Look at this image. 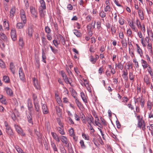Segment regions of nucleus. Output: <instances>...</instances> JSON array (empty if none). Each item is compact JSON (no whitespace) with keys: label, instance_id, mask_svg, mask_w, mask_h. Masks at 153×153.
I'll use <instances>...</instances> for the list:
<instances>
[{"label":"nucleus","instance_id":"f257e3e1","mask_svg":"<svg viewBox=\"0 0 153 153\" xmlns=\"http://www.w3.org/2000/svg\"><path fill=\"white\" fill-rule=\"evenodd\" d=\"M32 98L35 110L36 112H38L40 110V106L39 104V101H38L37 95L33 94L32 95Z\"/></svg>","mask_w":153,"mask_h":153},{"label":"nucleus","instance_id":"f03ea898","mask_svg":"<svg viewBox=\"0 0 153 153\" xmlns=\"http://www.w3.org/2000/svg\"><path fill=\"white\" fill-rule=\"evenodd\" d=\"M14 126L15 128L18 133L22 136H25V133L23 132V130L20 126L16 124H14Z\"/></svg>","mask_w":153,"mask_h":153},{"label":"nucleus","instance_id":"7ed1b4c3","mask_svg":"<svg viewBox=\"0 0 153 153\" xmlns=\"http://www.w3.org/2000/svg\"><path fill=\"white\" fill-rule=\"evenodd\" d=\"M60 140L62 142L65 144L66 146L68 147L69 146L68 140L66 137L64 136L61 135L60 136Z\"/></svg>","mask_w":153,"mask_h":153},{"label":"nucleus","instance_id":"20e7f679","mask_svg":"<svg viewBox=\"0 0 153 153\" xmlns=\"http://www.w3.org/2000/svg\"><path fill=\"white\" fill-rule=\"evenodd\" d=\"M19 74L20 79L23 82L25 81V74L23 71L22 67H20L19 69Z\"/></svg>","mask_w":153,"mask_h":153},{"label":"nucleus","instance_id":"39448f33","mask_svg":"<svg viewBox=\"0 0 153 153\" xmlns=\"http://www.w3.org/2000/svg\"><path fill=\"white\" fill-rule=\"evenodd\" d=\"M20 15L21 19L22 22H27V19L24 10L22 9L20 10Z\"/></svg>","mask_w":153,"mask_h":153},{"label":"nucleus","instance_id":"423d86ee","mask_svg":"<svg viewBox=\"0 0 153 153\" xmlns=\"http://www.w3.org/2000/svg\"><path fill=\"white\" fill-rule=\"evenodd\" d=\"M128 23L129 25L133 30V31L135 32H137L138 29L135 25L134 22L133 20H132L131 21H128Z\"/></svg>","mask_w":153,"mask_h":153},{"label":"nucleus","instance_id":"0eeeda50","mask_svg":"<svg viewBox=\"0 0 153 153\" xmlns=\"http://www.w3.org/2000/svg\"><path fill=\"white\" fill-rule=\"evenodd\" d=\"M61 75L65 83L67 84L69 83L71 85V82H70L67 75L65 72L62 71H61Z\"/></svg>","mask_w":153,"mask_h":153},{"label":"nucleus","instance_id":"6e6552de","mask_svg":"<svg viewBox=\"0 0 153 153\" xmlns=\"http://www.w3.org/2000/svg\"><path fill=\"white\" fill-rule=\"evenodd\" d=\"M11 38L14 41H15L16 40V31L14 28H13L11 30Z\"/></svg>","mask_w":153,"mask_h":153},{"label":"nucleus","instance_id":"1a4fd4ad","mask_svg":"<svg viewBox=\"0 0 153 153\" xmlns=\"http://www.w3.org/2000/svg\"><path fill=\"white\" fill-rule=\"evenodd\" d=\"M26 23L22 22H18L16 25V27L18 29H22L25 26Z\"/></svg>","mask_w":153,"mask_h":153},{"label":"nucleus","instance_id":"9d476101","mask_svg":"<svg viewBox=\"0 0 153 153\" xmlns=\"http://www.w3.org/2000/svg\"><path fill=\"white\" fill-rule=\"evenodd\" d=\"M43 113L44 114H47L49 113V112L47 106L46 104L41 103Z\"/></svg>","mask_w":153,"mask_h":153},{"label":"nucleus","instance_id":"9b49d317","mask_svg":"<svg viewBox=\"0 0 153 153\" xmlns=\"http://www.w3.org/2000/svg\"><path fill=\"white\" fill-rule=\"evenodd\" d=\"M34 32L33 26H30L28 27L27 33L30 37H31L33 36V34Z\"/></svg>","mask_w":153,"mask_h":153},{"label":"nucleus","instance_id":"f8f14e48","mask_svg":"<svg viewBox=\"0 0 153 153\" xmlns=\"http://www.w3.org/2000/svg\"><path fill=\"white\" fill-rule=\"evenodd\" d=\"M32 79L34 86L37 89H39L40 88V86L37 79H36L35 77L33 78Z\"/></svg>","mask_w":153,"mask_h":153},{"label":"nucleus","instance_id":"ddd939ff","mask_svg":"<svg viewBox=\"0 0 153 153\" xmlns=\"http://www.w3.org/2000/svg\"><path fill=\"white\" fill-rule=\"evenodd\" d=\"M141 63L142 66L144 69H146L150 66L148 64L149 63H148L146 61L143 59L141 60Z\"/></svg>","mask_w":153,"mask_h":153},{"label":"nucleus","instance_id":"4468645a","mask_svg":"<svg viewBox=\"0 0 153 153\" xmlns=\"http://www.w3.org/2000/svg\"><path fill=\"white\" fill-rule=\"evenodd\" d=\"M51 134L53 138L56 141L59 142L60 141V137L57 134L54 132H51Z\"/></svg>","mask_w":153,"mask_h":153},{"label":"nucleus","instance_id":"2eb2a0df","mask_svg":"<svg viewBox=\"0 0 153 153\" xmlns=\"http://www.w3.org/2000/svg\"><path fill=\"white\" fill-rule=\"evenodd\" d=\"M30 12L33 15V17H36L37 16V13L35 8L33 7H30Z\"/></svg>","mask_w":153,"mask_h":153},{"label":"nucleus","instance_id":"dca6fc26","mask_svg":"<svg viewBox=\"0 0 153 153\" xmlns=\"http://www.w3.org/2000/svg\"><path fill=\"white\" fill-rule=\"evenodd\" d=\"M10 69L13 74H14L15 73L16 68L14 63L13 62H11L10 63Z\"/></svg>","mask_w":153,"mask_h":153},{"label":"nucleus","instance_id":"f3484780","mask_svg":"<svg viewBox=\"0 0 153 153\" xmlns=\"http://www.w3.org/2000/svg\"><path fill=\"white\" fill-rule=\"evenodd\" d=\"M51 146L54 151V153H55L56 152H58L57 148L54 141L51 140Z\"/></svg>","mask_w":153,"mask_h":153},{"label":"nucleus","instance_id":"a211bd4d","mask_svg":"<svg viewBox=\"0 0 153 153\" xmlns=\"http://www.w3.org/2000/svg\"><path fill=\"white\" fill-rule=\"evenodd\" d=\"M77 106L80 109H83L84 107L83 104L80 102L78 99H76L75 100Z\"/></svg>","mask_w":153,"mask_h":153},{"label":"nucleus","instance_id":"6ab92c4d","mask_svg":"<svg viewBox=\"0 0 153 153\" xmlns=\"http://www.w3.org/2000/svg\"><path fill=\"white\" fill-rule=\"evenodd\" d=\"M6 129V132L8 135L11 136L13 135V133L10 127L7 128Z\"/></svg>","mask_w":153,"mask_h":153},{"label":"nucleus","instance_id":"aec40b11","mask_svg":"<svg viewBox=\"0 0 153 153\" xmlns=\"http://www.w3.org/2000/svg\"><path fill=\"white\" fill-rule=\"evenodd\" d=\"M123 74H122V76L125 80L127 81L128 79L127 76L128 72L127 69H126V71H123Z\"/></svg>","mask_w":153,"mask_h":153},{"label":"nucleus","instance_id":"412c9836","mask_svg":"<svg viewBox=\"0 0 153 153\" xmlns=\"http://www.w3.org/2000/svg\"><path fill=\"white\" fill-rule=\"evenodd\" d=\"M16 11V8L15 7H13L10 11V17L13 18L14 16Z\"/></svg>","mask_w":153,"mask_h":153},{"label":"nucleus","instance_id":"4be33fe9","mask_svg":"<svg viewBox=\"0 0 153 153\" xmlns=\"http://www.w3.org/2000/svg\"><path fill=\"white\" fill-rule=\"evenodd\" d=\"M27 106L28 110L30 111L31 109L33 108V104L32 103L31 99L30 98H28L27 100Z\"/></svg>","mask_w":153,"mask_h":153},{"label":"nucleus","instance_id":"5701e85b","mask_svg":"<svg viewBox=\"0 0 153 153\" xmlns=\"http://www.w3.org/2000/svg\"><path fill=\"white\" fill-rule=\"evenodd\" d=\"M138 13L141 20H143L144 19V15L143 12L142 10L139 8V10H138Z\"/></svg>","mask_w":153,"mask_h":153},{"label":"nucleus","instance_id":"b1692460","mask_svg":"<svg viewBox=\"0 0 153 153\" xmlns=\"http://www.w3.org/2000/svg\"><path fill=\"white\" fill-rule=\"evenodd\" d=\"M45 9H43L42 8H40L39 10V15L40 17L42 18H43L45 13V11L44 10Z\"/></svg>","mask_w":153,"mask_h":153},{"label":"nucleus","instance_id":"393cba45","mask_svg":"<svg viewBox=\"0 0 153 153\" xmlns=\"http://www.w3.org/2000/svg\"><path fill=\"white\" fill-rule=\"evenodd\" d=\"M136 45L137 47V51L140 56L141 57L143 55L142 50L138 44H136Z\"/></svg>","mask_w":153,"mask_h":153},{"label":"nucleus","instance_id":"a878e982","mask_svg":"<svg viewBox=\"0 0 153 153\" xmlns=\"http://www.w3.org/2000/svg\"><path fill=\"white\" fill-rule=\"evenodd\" d=\"M7 94L10 96H12L13 95V92L11 89L8 87H6L5 88Z\"/></svg>","mask_w":153,"mask_h":153},{"label":"nucleus","instance_id":"bb28decb","mask_svg":"<svg viewBox=\"0 0 153 153\" xmlns=\"http://www.w3.org/2000/svg\"><path fill=\"white\" fill-rule=\"evenodd\" d=\"M80 95L83 102L85 103H87V100L85 97V94L82 92H81L80 93Z\"/></svg>","mask_w":153,"mask_h":153},{"label":"nucleus","instance_id":"cd10ccee","mask_svg":"<svg viewBox=\"0 0 153 153\" xmlns=\"http://www.w3.org/2000/svg\"><path fill=\"white\" fill-rule=\"evenodd\" d=\"M40 4V7L41 8L43 9H46V6L44 0H39Z\"/></svg>","mask_w":153,"mask_h":153},{"label":"nucleus","instance_id":"c85d7f7f","mask_svg":"<svg viewBox=\"0 0 153 153\" xmlns=\"http://www.w3.org/2000/svg\"><path fill=\"white\" fill-rule=\"evenodd\" d=\"M74 34L77 37H80L82 36L81 33L78 30L74 29L73 30Z\"/></svg>","mask_w":153,"mask_h":153},{"label":"nucleus","instance_id":"c756f323","mask_svg":"<svg viewBox=\"0 0 153 153\" xmlns=\"http://www.w3.org/2000/svg\"><path fill=\"white\" fill-rule=\"evenodd\" d=\"M150 78L147 75H145L144 76V81L147 85L150 84Z\"/></svg>","mask_w":153,"mask_h":153},{"label":"nucleus","instance_id":"7c9ffc66","mask_svg":"<svg viewBox=\"0 0 153 153\" xmlns=\"http://www.w3.org/2000/svg\"><path fill=\"white\" fill-rule=\"evenodd\" d=\"M3 26L7 30H9V25L8 22H7L6 20L4 21L3 22Z\"/></svg>","mask_w":153,"mask_h":153},{"label":"nucleus","instance_id":"2f4dec72","mask_svg":"<svg viewBox=\"0 0 153 153\" xmlns=\"http://www.w3.org/2000/svg\"><path fill=\"white\" fill-rule=\"evenodd\" d=\"M0 37L4 41H7V38L6 35L1 32H0Z\"/></svg>","mask_w":153,"mask_h":153},{"label":"nucleus","instance_id":"473e14b6","mask_svg":"<svg viewBox=\"0 0 153 153\" xmlns=\"http://www.w3.org/2000/svg\"><path fill=\"white\" fill-rule=\"evenodd\" d=\"M53 43L54 45L57 48L58 45L60 44V42L59 40H58V38L55 40H53Z\"/></svg>","mask_w":153,"mask_h":153},{"label":"nucleus","instance_id":"72a5a7b5","mask_svg":"<svg viewBox=\"0 0 153 153\" xmlns=\"http://www.w3.org/2000/svg\"><path fill=\"white\" fill-rule=\"evenodd\" d=\"M145 122L143 120H142L140 121H138V123L137 125V127L141 128V127L142 126Z\"/></svg>","mask_w":153,"mask_h":153},{"label":"nucleus","instance_id":"f704fd0d","mask_svg":"<svg viewBox=\"0 0 153 153\" xmlns=\"http://www.w3.org/2000/svg\"><path fill=\"white\" fill-rule=\"evenodd\" d=\"M42 61L45 63L46 62V54L45 53L44 51L43 50H42Z\"/></svg>","mask_w":153,"mask_h":153},{"label":"nucleus","instance_id":"c9c22d12","mask_svg":"<svg viewBox=\"0 0 153 153\" xmlns=\"http://www.w3.org/2000/svg\"><path fill=\"white\" fill-rule=\"evenodd\" d=\"M42 44L45 47L47 45L48 42L47 40L45 38L44 36H42Z\"/></svg>","mask_w":153,"mask_h":153},{"label":"nucleus","instance_id":"e433bc0d","mask_svg":"<svg viewBox=\"0 0 153 153\" xmlns=\"http://www.w3.org/2000/svg\"><path fill=\"white\" fill-rule=\"evenodd\" d=\"M19 44L22 48L24 46V42L22 38L21 37L19 38Z\"/></svg>","mask_w":153,"mask_h":153},{"label":"nucleus","instance_id":"4c0bfd02","mask_svg":"<svg viewBox=\"0 0 153 153\" xmlns=\"http://www.w3.org/2000/svg\"><path fill=\"white\" fill-rule=\"evenodd\" d=\"M3 80L4 82L6 83H8L10 82L9 77L7 76H4L3 77Z\"/></svg>","mask_w":153,"mask_h":153},{"label":"nucleus","instance_id":"58836bf2","mask_svg":"<svg viewBox=\"0 0 153 153\" xmlns=\"http://www.w3.org/2000/svg\"><path fill=\"white\" fill-rule=\"evenodd\" d=\"M147 69L149 73V74L150 76H151V78H152V76H153V72L152 71V69L150 66Z\"/></svg>","mask_w":153,"mask_h":153},{"label":"nucleus","instance_id":"ea45409f","mask_svg":"<svg viewBox=\"0 0 153 153\" xmlns=\"http://www.w3.org/2000/svg\"><path fill=\"white\" fill-rule=\"evenodd\" d=\"M57 130L59 131V133L61 135H65V132L63 129L61 128L60 127H58L57 128Z\"/></svg>","mask_w":153,"mask_h":153},{"label":"nucleus","instance_id":"a19ab883","mask_svg":"<svg viewBox=\"0 0 153 153\" xmlns=\"http://www.w3.org/2000/svg\"><path fill=\"white\" fill-rule=\"evenodd\" d=\"M103 10L101 11L99 13L100 16L102 18H104L106 16V13Z\"/></svg>","mask_w":153,"mask_h":153},{"label":"nucleus","instance_id":"79ce46f5","mask_svg":"<svg viewBox=\"0 0 153 153\" xmlns=\"http://www.w3.org/2000/svg\"><path fill=\"white\" fill-rule=\"evenodd\" d=\"M1 97L0 98V101L1 103L4 104H6L7 102L6 100L3 98V96L2 95H1Z\"/></svg>","mask_w":153,"mask_h":153},{"label":"nucleus","instance_id":"37998d69","mask_svg":"<svg viewBox=\"0 0 153 153\" xmlns=\"http://www.w3.org/2000/svg\"><path fill=\"white\" fill-rule=\"evenodd\" d=\"M129 78L130 80L134 81L135 76L133 74L132 72H129Z\"/></svg>","mask_w":153,"mask_h":153},{"label":"nucleus","instance_id":"c03bdc74","mask_svg":"<svg viewBox=\"0 0 153 153\" xmlns=\"http://www.w3.org/2000/svg\"><path fill=\"white\" fill-rule=\"evenodd\" d=\"M79 143L82 148L83 149H85L86 148V146L84 144V142L83 140H80L79 142Z\"/></svg>","mask_w":153,"mask_h":153},{"label":"nucleus","instance_id":"a18cd8bd","mask_svg":"<svg viewBox=\"0 0 153 153\" xmlns=\"http://www.w3.org/2000/svg\"><path fill=\"white\" fill-rule=\"evenodd\" d=\"M90 60L93 64H95L97 61L95 59L92 55H91L90 57Z\"/></svg>","mask_w":153,"mask_h":153},{"label":"nucleus","instance_id":"49530a36","mask_svg":"<svg viewBox=\"0 0 153 153\" xmlns=\"http://www.w3.org/2000/svg\"><path fill=\"white\" fill-rule=\"evenodd\" d=\"M69 134L70 136H72L75 135V134L74 131V130L73 128H71L69 131Z\"/></svg>","mask_w":153,"mask_h":153},{"label":"nucleus","instance_id":"de8ad7c7","mask_svg":"<svg viewBox=\"0 0 153 153\" xmlns=\"http://www.w3.org/2000/svg\"><path fill=\"white\" fill-rule=\"evenodd\" d=\"M125 20L122 17L120 18L119 19V22L121 25H123L124 24L125 22Z\"/></svg>","mask_w":153,"mask_h":153},{"label":"nucleus","instance_id":"09e8293b","mask_svg":"<svg viewBox=\"0 0 153 153\" xmlns=\"http://www.w3.org/2000/svg\"><path fill=\"white\" fill-rule=\"evenodd\" d=\"M0 66L2 68H5V65L4 62L1 59H0Z\"/></svg>","mask_w":153,"mask_h":153},{"label":"nucleus","instance_id":"8fccbe9b","mask_svg":"<svg viewBox=\"0 0 153 153\" xmlns=\"http://www.w3.org/2000/svg\"><path fill=\"white\" fill-rule=\"evenodd\" d=\"M111 10L110 6H106L104 8V11L105 12H110Z\"/></svg>","mask_w":153,"mask_h":153},{"label":"nucleus","instance_id":"3c124183","mask_svg":"<svg viewBox=\"0 0 153 153\" xmlns=\"http://www.w3.org/2000/svg\"><path fill=\"white\" fill-rule=\"evenodd\" d=\"M82 137L85 138L86 140H89V137L88 134L84 133H82Z\"/></svg>","mask_w":153,"mask_h":153},{"label":"nucleus","instance_id":"603ef678","mask_svg":"<svg viewBox=\"0 0 153 153\" xmlns=\"http://www.w3.org/2000/svg\"><path fill=\"white\" fill-rule=\"evenodd\" d=\"M27 118L28 122L32 125L33 124V122L32 121V117L31 115H29L28 116H27Z\"/></svg>","mask_w":153,"mask_h":153},{"label":"nucleus","instance_id":"864d4df0","mask_svg":"<svg viewBox=\"0 0 153 153\" xmlns=\"http://www.w3.org/2000/svg\"><path fill=\"white\" fill-rule=\"evenodd\" d=\"M50 47L52 51L54 54H56L58 53V51L57 49L53 48L51 45H50Z\"/></svg>","mask_w":153,"mask_h":153},{"label":"nucleus","instance_id":"5fc2aeb1","mask_svg":"<svg viewBox=\"0 0 153 153\" xmlns=\"http://www.w3.org/2000/svg\"><path fill=\"white\" fill-rule=\"evenodd\" d=\"M92 19L91 16L90 15H88L85 18V21L86 22H89Z\"/></svg>","mask_w":153,"mask_h":153},{"label":"nucleus","instance_id":"6e6d98bb","mask_svg":"<svg viewBox=\"0 0 153 153\" xmlns=\"http://www.w3.org/2000/svg\"><path fill=\"white\" fill-rule=\"evenodd\" d=\"M122 45L123 47L126 48L127 46V43L126 40H122L121 41Z\"/></svg>","mask_w":153,"mask_h":153},{"label":"nucleus","instance_id":"4d7b16f0","mask_svg":"<svg viewBox=\"0 0 153 153\" xmlns=\"http://www.w3.org/2000/svg\"><path fill=\"white\" fill-rule=\"evenodd\" d=\"M45 32L48 34L50 33L51 32L50 28L48 26L45 27Z\"/></svg>","mask_w":153,"mask_h":153},{"label":"nucleus","instance_id":"13d9d810","mask_svg":"<svg viewBox=\"0 0 153 153\" xmlns=\"http://www.w3.org/2000/svg\"><path fill=\"white\" fill-rule=\"evenodd\" d=\"M127 36L129 37H131L132 33V32L130 29H128L127 31Z\"/></svg>","mask_w":153,"mask_h":153},{"label":"nucleus","instance_id":"bf43d9fd","mask_svg":"<svg viewBox=\"0 0 153 153\" xmlns=\"http://www.w3.org/2000/svg\"><path fill=\"white\" fill-rule=\"evenodd\" d=\"M96 24V21H92L91 23H90L89 24L91 25V27H92V29H94L95 28V25Z\"/></svg>","mask_w":153,"mask_h":153},{"label":"nucleus","instance_id":"052dcab7","mask_svg":"<svg viewBox=\"0 0 153 153\" xmlns=\"http://www.w3.org/2000/svg\"><path fill=\"white\" fill-rule=\"evenodd\" d=\"M15 149L19 153H22L23 152L22 150L18 146H16Z\"/></svg>","mask_w":153,"mask_h":153},{"label":"nucleus","instance_id":"680f3d73","mask_svg":"<svg viewBox=\"0 0 153 153\" xmlns=\"http://www.w3.org/2000/svg\"><path fill=\"white\" fill-rule=\"evenodd\" d=\"M147 48L149 50H150V52H152V44L151 43L148 44L147 45Z\"/></svg>","mask_w":153,"mask_h":153},{"label":"nucleus","instance_id":"e2e57ef3","mask_svg":"<svg viewBox=\"0 0 153 153\" xmlns=\"http://www.w3.org/2000/svg\"><path fill=\"white\" fill-rule=\"evenodd\" d=\"M148 117L149 119H153V110H152L150 111V113H149Z\"/></svg>","mask_w":153,"mask_h":153},{"label":"nucleus","instance_id":"0e129e2a","mask_svg":"<svg viewBox=\"0 0 153 153\" xmlns=\"http://www.w3.org/2000/svg\"><path fill=\"white\" fill-rule=\"evenodd\" d=\"M133 61L135 63V65L136 66V67L137 68H138L139 67V65L138 64V63L136 59H134L133 60Z\"/></svg>","mask_w":153,"mask_h":153},{"label":"nucleus","instance_id":"69168bd1","mask_svg":"<svg viewBox=\"0 0 153 153\" xmlns=\"http://www.w3.org/2000/svg\"><path fill=\"white\" fill-rule=\"evenodd\" d=\"M76 93L75 91L73 92L72 94V96L74 98L75 100H76V99H78L76 96Z\"/></svg>","mask_w":153,"mask_h":153},{"label":"nucleus","instance_id":"338daca9","mask_svg":"<svg viewBox=\"0 0 153 153\" xmlns=\"http://www.w3.org/2000/svg\"><path fill=\"white\" fill-rule=\"evenodd\" d=\"M147 2H149V5L150 7L153 8V3L151 1H149V0H146Z\"/></svg>","mask_w":153,"mask_h":153},{"label":"nucleus","instance_id":"774afa93","mask_svg":"<svg viewBox=\"0 0 153 153\" xmlns=\"http://www.w3.org/2000/svg\"><path fill=\"white\" fill-rule=\"evenodd\" d=\"M119 37L121 39H123L124 37V34L123 32H120L119 33Z\"/></svg>","mask_w":153,"mask_h":153}]
</instances>
